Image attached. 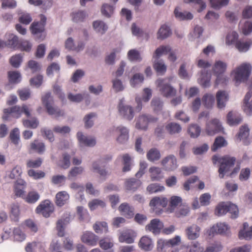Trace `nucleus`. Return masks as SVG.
Instances as JSON below:
<instances>
[{
    "label": "nucleus",
    "mask_w": 252,
    "mask_h": 252,
    "mask_svg": "<svg viewBox=\"0 0 252 252\" xmlns=\"http://www.w3.org/2000/svg\"><path fill=\"white\" fill-rule=\"evenodd\" d=\"M213 160L214 163L218 162L220 164L218 172L219 177L221 179L223 178L225 175L232 177L239 170V167L233 168L236 161V158L234 157L228 155L223 157L214 156Z\"/></svg>",
    "instance_id": "f257e3e1"
},
{
    "label": "nucleus",
    "mask_w": 252,
    "mask_h": 252,
    "mask_svg": "<svg viewBox=\"0 0 252 252\" xmlns=\"http://www.w3.org/2000/svg\"><path fill=\"white\" fill-rule=\"evenodd\" d=\"M111 159V156L105 155L94 160L92 163V171L97 173L100 177L105 179L108 175L106 166L107 163Z\"/></svg>",
    "instance_id": "f03ea898"
},
{
    "label": "nucleus",
    "mask_w": 252,
    "mask_h": 252,
    "mask_svg": "<svg viewBox=\"0 0 252 252\" xmlns=\"http://www.w3.org/2000/svg\"><path fill=\"white\" fill-rule=\"evenodd\" d=\"M42 101L48 113L56 117L62 116L63 112L54 105V100L50 93H47L42 97Z\"/></svg>",
    "instance_id": "7ed1b4c3"
},
{
    "label": "nucleus",
    "mask_w": 252,
    "mask_h": 252,
    "mask_svg": "<svg viewBox=\"0 0 252 252\" xmlns=\"http://www.w3.org/2000/svg\"><path fill=\"white\" fill-rule=\"evenodd\" d=\"M42 101L48 113L56 117L62 116L63 112L54 105V100L50 93H47L42 97Z\"/></svg>",
    "instance_id": "20e7f679"
},
{
    "label": "nucleus",
    "mask_w": 252,
    "mask_h": 252,
    "mask_svg": "<svg viewBox=\"0 0 252 252\" xmlns=\"http://www.w3.org/2000/svg\"><path fill=\"white\" fill-rule=\"evenodd\" d=\"M227 212L231 214L230 217L232 219H236L238 216L239 210L237 206L234 204L224 202L220 203L215 210V214L218 216L225 215Z\"/></svg>",
    "instance_id": "39448f33"
},
{
    "label": "nucleus",
    "mask_w": 252,
    "mask_h": 252,
    "mask_svg": "<svg viewBox=\"0 0 252 252\" xmlns=\"http://www.w3.org/2000/svg\"><path fill=\"white\" fill-rule=\"evenodd\" d=\"M252 68L251 65L248 63H244L237 67L233 71L236 83L247 80L251 73Z\"/></svg>",
    "instance_id": "423d86ee"
},
{
    "label": "nucleus",
    "mask_w": 252,
    "mask_h": 252,
    "mask_svg": "<svg viewBox=\"0 0 252 252\" xmlns=\"http://www.w3.org/2000/svg\"><path fill=\"white\" fill-rule=\"evenodd\" d=\"M157 87L159 88L161 95L165 97H171L175 95L176 90L172 87L169 84L164 83V80L158 79L157 82Z\"/></svg>",
    "instance_id": "0eeeda50"
},
{
    "label": "nucleus",
    "mask_w": 252,
    "mask_h": 252,
    "mask_svg": "<svg viewBox=\"0 0 252 252\" xmlns=\"http://www.w3.org/2000/svg\"><path fill=\"white\" fill-rule=\"evenodd\" d=\"M157 120V118L150 115H140L135 120V127L138 129L146 130L148 129V124L156 123Z\"/></svg>",
    "instance_id": "6e6552de"
},
{
    "label": "nucleus",
    "mask_w": 252,
    "mask_h": 252,
    "mask_svg": "<svg viewBox=\"0 0 252 252\" xmlns=\"http://www.w3.org/2000/svg\"><path fill=\"white\" fill-rule=\"evenodd\" d=\"M54 211V204L49 200L42 201L35 209L37 214L42 215L45 218L49 217Z\"/></svg>",
    "instance_id": "1a4fd4ad"
},
{
    "label": "nucleus",
    "mask_w": 252,
    "mask_h": 252,
    "mask_svg": "<svg viewBox=\"0 0 252 252\" xmlns=\"http://www.w3.org/2000/svg\"><path fill=\"white\" fill-rule=\"evenodd\" d=\"M113 130L117 134L116 141L120 144H126L129 139V129L123 126H114Z\"/></svg>",
    "instance_id": "9d476101"
},
{
    "label": "nucleus",
    "mask_w": 252,
    "mask_h": 252,
    "mask_svg": "<svg viewBox=\"0 0 252 252\" xmlns=\"http://www.w3.org/2000/svg\"><path fill=\"white\" fill-rule=\"evenodd\" d=\"M118 109L120 115L124 119L130 121L134 117V114L132 107L125 104L124 98L120 100Z\"/></svg>",
    "instance_id": "9b49d317"
},
{
    "label": "nucleus",
    "mask_w": 252,
    "mask_h": 252,
    "mask_svg": "<svg viewBox=\"0 0 252 252\" xmlns=\"http://www.w3.org/2000/svg\"><path fill=\"white\" fill-rule=\"evenodd\" d=\"M161 164L164 170L167 171H174L178 167L177 158L173 155H169L164 158L161 161Z\"/></svg>",
    "instance_id": "f8f14e48"
},
{
    "label": "nucleus",
    "mask_w": 252,
    "mask_h": 252,
    "mask_svg": "<svg viewBox=\"0 0 252 252\" xmlns=\"http://www.w3.org/2000/svg\"><path fill=\"white\" fill-rule=\"evenodd\" d=\"M71 216L69 213H64L56 223L57 234L60 237H63L65 234V228L70 220Z\"/></svg>",
    "instance_id": "ddd939ff"
},
{
    "label": "nucleus",
    "mask_w": 252,
    "mask_h": 252,
    "mask_svg": "<svg viewBox=\"0 0 252 252\" xmlns=\"http://www.w3.org/2000/svg\"><path fill=\"white\" fill-rule=\"evenodd\" d=\"M22 114V107L15 106L3 110L2 118L4 120H9L11 118H18Z\"/></svg>",
    "instance_id": "4468645a"
},
{
    "label": "nucleus",
    "mask_w": 252,
    "mask_h": 252,
    "mask_svg": "<svg viewBox=\"0 0 252 252\" xmlns=\"http://www.w3.org/2000/svg\"><path fill=\"white\" fill-rule=\"evenodd\" d=\"M222 129L221 124L218 119H214L206 124V131L209 135H213Z\"/></svg>",
    "instance_id": "2eb2a0df"
},
{
    "label": "nucleus",
    "mask_w": 252,
    "mask_h": 252,
    "mask_svg": "<svg viewBox=\"0 0 252 252\" xmlns=\"http://www.w3.org/2000/svg\"><path fill=\"white\" fill-rule=\"evenodd\" d=\"M31 30L32 33L36 36V38L43 40L45 37L44 33L45 26L36 22H33L31 25Z\"/></svg>",
    "instance_id": "dca6fc26"
},
{
    "label": "nucleus",
    "mask_w": 252,
    "mask_h": 252,
    "mask_svg": "<svg viewBox=\"0 0 252 252\" xmlns=\"http://www.w3.org/2000/svg\"><path fill=\"white\" fill-rule=\"evenodd\" d=\"M81 241L90 246H96L98 241V237L91 231L84 232L81 236Z\"/></svg>",
    "instance_id": "f3484780"
},
{
    "label": "nucleus",
    "mask_w": 252,
    "mask_h": 252,
    "mask_svg": "<svg viewBox=\"0 0 252 252\" xmlns=\"http://www.w3.org/2000/svg\"><path fill=\"white\" fill-rule=\"evenodd\" d=\"M201 228L196 224H192L187 227L186 234L189 240H195L200 236Z\"/></svg>",
    "instance_id": "a211bd4d"
},
{
    "label": "nucleus",
    "mask_w": 252,
    "mask_h": 252,
    "mask_svg": "<svg viewBox=\"0 0 252 252\" xmlns=\"http://www.w3.org/2000/svg\"><path fill=\"white\" fill-rule=\"evenodd\" d=\"M163 227L162 222L159 219H155L151 220L150 223L146 226V229L157 235L159 233Z\"/></svg>",
    "instance_id": "6ab92c4d"
},
{
    "label": "nucleus",
    "mask_w": 252,
    "mask_h": 252,
    "mask_svg": "<svg viewBox=\"0 0 252 252\" xmlns=\"http://www.w3.org/2000/svg\"><path fill=\"white\" fill-rule=\"evenodd\" d=\"M27 187L26 182L22 179H18L15 182L14 187V192L17 196L23 198L24 197L25 189Z\"/></svg>",
    "instance_id": "aec40b11"
},
{
    "label": "nucleus",
    "mask_w": 252,
    "mask_h": 252,
    "mask_svg": "<svg viewBox=\"0 0 252 252\" xmlns=\"http://www.w3.org/2000/svg\"><path fill=\"white\" fill-rule=\"evenodd\" d=\"M77 137L80 146L93 147L96 144L94 138L89 137L83 135L82 132H78L77 133Z\"/></svg>",
    "instance_id": "412c9836"
},
{
    "label": "nucleus",
    "mask_w": 252,
    "mask_h": 252,
    "mask_svg": "<svg viewBox=\"0 0 252 252\" xmlns=\"http://www.w3.org/2000/svg\"><path fill=\"white\" fill-rule=\"evenodd\" d=\"M216 99L218 108L223 109L228 100V94L225 91H219L216 94Z\"/></svg>",
    "instance_id": "4be33fe9"
},
{
    "label": "nucleus",
    "mask_w": 252,
    "mask_h": 252,
    "mask_svg": "<svg viewBox=\"0 0 252 252\" xmlns=\"http://www.w3.org/2000/svg\"><path fill=\"white\" fill-rule=\"evenodd\" d=\"M227 123L230 126L239 125L242 121V117L237 112H229L227 116Z\"/></svg>",
    "instance_id": "5701e85b"
},
{
    "label": "nucleus",
    "mask_w": 252,
    "mask_h": 252,
    "mask_svg": "<svg viewBox=\"0 0 252 252\" xmlns=\"http://www.w3.org/2000/svg\"><path fill=\"white\" fill-rule=\"evenodd\" d=\"M29 151H34L39 154H42L45 151V145L44 143L38 139H35L31 143Z\"/></svg>",
    "instance_id": "b1692460"
},
{
    "label": "nucleus",
    "mask_w": 252,
    "mask_h": 252,
    "mask_svg": "<svg viewBox=\"0 0 252 252\" xmlns=\"http://www.w3.org/2000/svg\"><path fill=\"white\" fill-rule=\"evenodd\" d=\"M139 246L141 249L145 251H150L154 247V243L151 238L145 236L140 239Z\"/></svg>",
    "instance_id": "393cba45"
},
{
    "label": "nucleus",
    "mask_w": 252,
    "mask_h": 252,
    "mask_svg": "<svg viewBox=\"0 0 252 252\" xmlns=\"http://www.w3.org/2000/svg\"><path fill=\"white\" fill-rule=\"evenodd\" d=\"M228 228V225L225 223H218L211 228L209 235L214 234L215 233L223 234L226 233Z\"/></svg>",
    "instance_id": "a878e982"
},
{
    "label": "nucleus",
    "mask_w": 252,
    "mask_h": 252,
    "mask_svg": "<svg viewBox=\"0 0 252 252\" xmlns=\"http://www.w3.org/2000/svg\"><path fill=\"white\" fill-rule=\"evenodd\" d=\"M93 26L96 32L101 35L104 34L108 30V26L101 20H96L93 22Z\"/></svg>",
    "instance_id": "bb28decb"
},
{
    "label": "nucleus",
    "mask_w": 252,
    "mask_h": 252,
    "mask_svg": "<svg viewBox=\"0 0 252 252\" xmlns=\"http://www.w3.org/2000/svg\"><path fill=\"white\" fill-rule=\"evenodd\" d=\"M132 234L133 231L129 230L122 232L119 236V242L121 243L125 242L127 244L132 243L134 242Z\"/></svg>",
    "instance_id": "cd10ccee"
},
{
    "label": "nucleus",
    "mask_w": 252,
    "mask_h": 252,
    "mask_svg": "<svg viewBox=\"0 0 252 252\" xmlns=\"http://www.w3.org/2000/svg\"><path fill=\"white\" fill-rule=\"evenodd\" d=\"M69 198V195L66 191H60L56 195V203L58 206H63L67 202Z\"/></svg>",
    "instance_id": "c85d7f7f"
},
{
    "label": "nucleus",
    "mask_w": 252,
    "mask_h": 252,
    "mask_svg": "<svg viewBox=\"0 0 252 252\" xmlns=\"http://www.w3.org/2000/svg\"><path fill=\"white\" fill-rule=\"evenodd\" d=\"M44 244L38 241H33L27 243L25 247L26 252H35L37 250L41 251L44 248Z\"/></svg>",
    "instance_id": "c756f323"
},
{
    "label": "nucleus",
    "mask_w": 252,
    "mask_h": 252,
    "mask_svg": "<svg viewBox=\"0 0 252 252\" xmlns=\"http://www.w3.org/2000/svg\"><path fill=\"white\" fill-rule=\"evenodd\" d=\"M168 203V199L167 198L161 197H155L153 198L150 201V205L154 207H165Z\"/></svg>",
    "instance_id": "7c9ffc66"
},
{
    "label": "nucleus",
    "mask_w": 252,
    "mask_h": 252,
    "mask_svg": "<svg viewBox=\"0 0 252 252\" xmlns=\"http://www.w3.org/2000/svg\"><path fill=\"white\" fill-rule=\"evenodd\" d=\"M119 211L127 218H131L134 216V208L130 206L128 204L123 203L119 208Z\"/></svg>",
    "instance_id": "2f4dec72"
},
{
    "label": "nucleus",
    "mask_w": 252,
    "mask_h": 252,
    "mask_svg": "<svg viewBox=\"0 0 252 252\" xmlns=\"http://www.w3.org/2000/svg\"><path fill=\"white\" fill-rule=\"evenodd\" d=\"M149 171L152 181H158L163 178L162 171L159 167L153 166L150 168Z\"/></svg>",
    "instance_id": "473e14b6"
},
{
    "label": "nucleus",
    "mask_w": 252,
    "mask_h": 252,
    "mask_svg": "<svg viewBox=\"0 0 252 252\" xmlns=\"http://www.w3.org/2000/svg\"><path fill=\"white\" fill-rule=\"evenodd\" d=\"M227 64L221 61H216L213 67L214 73L216 76L223 74L226 70Z\"/></svg>",
    "instance_id": "72a5a7b5"
},
{
    "label": "nucleus",
    "mask_w": 252,
    "mask_h": 252,
    "mask_svg": "<svg viewBox=\"0 0 252 252\" xmlns=\"http://www.w3.org/2000/svg\"><path fill=\"white\" fill-rule=\"evenodd\" d=\"M23 198L28 203L34 204L39 199L40 195L37 191L32 190L29 191L27 195L25 194Z\"/></svg>",
    "instance_id": "f704fd0d"
},
{
    "label": "nucleus",
    "mask_w": 252,
    "mask_h": 252,
    "mask_svg": "<svg viewBox=\"0 0 252 252\" xmlns=\"http://www.w3.org/2000/svg\"><path fill=\"white\" fill-rule=\"evenodd\" d=\"M100 247L104 250L111 249L114 246V241L113 238L110 236H106L99 240Z\"/></svg>",
    "instance_id": "c9c22d12"
},
{
    "label": "nucleus",
    "mask_w": 252,
    "mask_h": 252,
    "mask_svg": "<svg viewBox=\"0 0 252 252\" xmlns=\"http://www.w3.org/2000/svg\"><path fill=\"white\" fill-rule=\"evenodd\" d=\"M174 12L176 18L180 21L191 20L193 18V15L190 12L181 11L178 7L175 9Z\"/></svg>",
    "instance_id": "e433bc0d"
},
{
    "label": "nucleus",
    "mask_w": 252,
    "mask_h": 252,
    "mask_svg": "<svg viewBox=\"0 0 252 252\" xmlns=\"http://www.w3.org/2000/svg\"><path fill=\"white\" fill-rule=\"evenodd\" d=\"M171 31L169 27L166 25H162L157 33V38L158 39H164L169 36Z\"/></svg>",
    "instance_id": "4c0bfd02"
},
{
    "label": "nucleus",
    "mask_w": 252,
    "mask_h": 252,
    "mask_svg": "<svg viewBox=\"0 0 252 252\" xmlns=\"http://www.w3.org/2000/svg\"><path fill=\"white\" fill-rule=\"evenodd\" d=\"M211 75L205 71H202L198 78L199 83L204 88H207L210 85Z\"/></svg>",
    "instance_id": "58836bf2"
},
{
    "label": "nucleus",
    "mask_w": 252,
    "mask_h": 252,
    "mask_svg": "<svg viewBox=\"0 0 252 252\" xmlns=\"http://www.w3.org/2000/svg\"><path fill=\"white\" fill-rule=\"evenodd\" d=\"M94 231L97 234L106 233L108 231L107 223L104 221H97L93 226Z\"/></svg>",
    "instance_id": "ea45409f"
},
{
    "label": "nucleus",
    "mask_w": 252,
    "mask_h": 252,
    "mask_svg": "<svg viewBox=\"0 0 252 252\" xmlns=\"http://www.w3.org/2000/svg\"><path fill=\"white\" fill-rule=\"evenodd\" d=\"M203 105L207 108H212L214 102V96L211 94H205L202 98Z\"/></svg>",
    "instance_id": "a19ab883"
},
{
    "label": "nucleus",
    "mask_w": 252,
    "mask_h": 252,
    "mask_svg": "<svg viewBox=\"0 0 252 252\" xmlns=\"http://www.w3.org/2000/svg\"><path fill=\"white\" fill-rule=\"evenodd\" d=\"M160 157L159 151L155 148L151 149L147 153V159L152 162L158 160Z\"/></svg>",
    "instance_id": "79ce46f5"
},
{
    "label": "nucleus",
    "mask_w": 252,
    "mask_h": 252,
    "mask_svg": "<svg viewBox=\"0 0 252 252\" xmlns=\"http://www.w3.org/2000/svg\"><path fill=\"white\" fill-rule=\"evenodd\" d=\"M252 44L251 40L246 41L239 40L236 44V48L240 52H246L249 50Z\"/></svg>",
    "instance_id": "37998d69"
},
{
    "label": "nucleus",
    "mask_w": 252,
    "mask_h": 252,
    "mask_svg": "<svg viewBox=\"0 0 252 252\" xmlns=\"http://www.w3.org/2000/svg\"><path fill=\"white\" fill-rule=\"evenodd\" d=\"M5 43V46H7L9 48L15 49L18 46V37L13 34H10L8 35L7 40Z\"/></svg>",
    "instance_id": "c03bdc74"
},
{
    "label": "nucleus",
    "mask_w": 252,
    "mask_h": 252,
    "mask_svg": "<svg viewBox=\"0 0 252 252\" xmlns=\"http://www.w3.org/2000/svg\"><path fill=\"white\" fill-rule=\"evenodd\" d=\"M239 28L245 35H248L252 32V23L247 21H241Z\"/></svg>",
    "instance_id": "a18cd8bd"
},
{
    "label": "nucleus",
    "mask_w": 252,
    "mask_h": 252,
    "mask_svg": "<svg viewBox=\"0 0 252 252\" xmlns=\"http://www.w3.org/2000/svg\"><path fill=\"white\" fill-rule=\"evenodd\" d=\"M238 34L235 31L230 32L226 37L225 43L227 45L235 44L238 41Z\"/></svg>",
    "instance_id": "49530a36"
},
{
    "label": "nucleus",
    "mask_w": 252,
    "mask_h": 252,
    "mask_svg": "<svg viewBox=\"0 0 252 252\" xmlns=\"http://www.w3.org/2000/svg\"><path fill=\"white\" fill-rule=\"evenodd\" d=\"M88 94L87 93L84 94H73L71 93H69L67 94V98L69 101L75 103H79L82 101L85 96H88Z\"/></svg>",
    "instance_id": "de8ad7c7"
},
{
    "label": "nucleus",
    "mask_w": 252,
    "mask_h": 252,
    "mask_svg": "<svg viewBox=\"0 0 252 252\" xmlns=\"http://www.w3.org/2000/svg\"><path fill=\"white\" fill-rule=\"evenodd\" d=\"M170 50L171 47L169 45L160 46L156 50L153 58L158 59L162 55L168 54Z\"/></svg>",
    "instance_id": "09e8293b"
},
{
    "label": "nucleus",
    "mask_w": 252,
    "mask_h": 252,
    "mask_svg": "<svg viewBox=\"0 0 252 252\" xmlns=\"http://www.w3.org/2000/svg\"><path fill=\"white\" fill-rule=\"evenodd\" d=\"M22 172L21 168L19 166H16L11 170L7 171L6 173V176L9 179H14L20 176Z\"/></svg>",
    "instance_id": "8fccbe9b"
},
{
    "label": "nucleus",
    "mask_w": 252,
    "mask_h": 252,
    "mask_svg": "<svg viewBox=\"0 0 252 252\" xmlns=\"http://www.w3.org/2000/svg\"><path fill=\"white\" fill-rule=\"evenodd\" d=\"M230 0H209L211 6L215 9H220L227 6Z\"/></svg>",
    "instance_id": "3c124183"
},
{
    "label": "nucleus",
    "mask_w": 252,
    "mask_h": 252,
    "mask_svg": "<svg viewBox=\"0 0 252 252\" xmlns=\"http://www.w3.org/2000/svg\"><path fill=\"white\" fill-rule=\"evenodd\" d=\"M123 171L124 172L129 171L132 165V159L129 155L126 154L123 156Z\"/></svg>",
    "instance_id": "603ef678"
},
{
    "label": "nucleus",
    "mask_w": 252,
    "mask_h": 252,
    "mask_svg": "<svg viewBox=\"0 0 252 252\" xmlns=\"http://www.w3.org/2000/svg\"><path fill=\"white\" fill-rule=\"evenodd\" d=\"M127 58L131 62H141L142 58L140 53L136 49L130 50L127 53Z\"/></svg>",
    "instance_id": "864d4df0"
},
{
    "label": "nucleus",
    "mask_w": 252,
    "mask_h": 252,
    "mask_svg": "<svg viewBox=\"0 0 252 252\" xmlns=\"http://www.w3.org/2000/svg\"><path fill=\"white\" fill-rule=\"evenodd\" d=\"M86 16V13L83 11H75L72 13V19L76 23L83 22Z\"/></svg>",
    "instance_id": "5fc2aeb1"
},
{
    "label": "nucleus",
    "mask_w": 252,
    "mask_h": 252,
    "mask_svg": "<svg viewBox=\"0 0 252 252\" xmlns=\"http://www.w3.org/2000/svg\"><path fill=\"white\" fill-rule=\"evenodd\" d=\"M165 188L158 183H153L149 185L147 188V190L149 193H157L164 190Z\"/></svg>",
    "instance_id": "6e6d98bb"
},
{
    "label": "nucleus",
    "mask_w": 252,
    "mask_h": 252,
    "mask_svg": "<svg viewBox=\"0 0 252 252\" xmlns=\"http://www.w3.org/2000/svg\"><path fill=\"white\" fill-rule=\"evenodd\" d=\"M141 185L140 181L138 180L132 178L127 180L126 183V186L127 189L134 191Z\"/></svg>",
    "instance_id": "4d7b16f0"
},
{
    "label": "nucleus",
    "mask_w": 252,
    "mask_h": 252,
    "mask_svg": "<svg viewBox=\"0 0 252 252\" xmlns=\"http://www.w3.org/2000/svg\"><path fill=\"white\" fill-rule=\"evenodd\" d=\"M201 128L196 124L191 125L188 128V133L191 138L197 137L200 133Z\"/></svg>",
    "instance_id": "13d9d810"
},
{
    "label": "nucleus",
    "mask_w": 252,
    "mask_h": 252,
    "mask_svg": "<svg viewBox=\"0 0 252 252\" xmlns=\"http://www.w3.org/2000/svg\"><path fill=\"white\" fill-rule=\"evenodd\" d=\"M114 7L108 4H103L101 7V13L106 17H110L113 13Z\"/></svg>",
    "instance_id": "bf43d9fd"
},
{
    "label": "nucleus",
    "mask_w": 252,
    "mask_h": 252,
    "mask_svg": "<svg viewBox=\"0 0 252 252\" xmlns=\"http://www.w3.org/2000/svg\"><path fill=\"white\" fill-rule=\"evenodd\" d=\"M9 81L11 83H18L21 80L20 73L16 71H9L8 73Z\"/></svg>",
    "instance_id": "052dcab7"
},
{
    "label": "nucleus",
    "mask_w": 252,
    "mask_h": 252,
    "mask_svg": "<svg viewBox=\"0 0 252 252\" xmlns=\"http://www.w3.org/2000/svg\"><path fill=\"white\" fill-rule=\"evenodd\" d=\"M154 67L157 72L160 74H164L166 71V66L162 60L155 62Z\"/></svg>",
    "instance_id": "680f3d73"
},
{
    "label": "nucleus",
    "mask_w": 252,
    "mask_h": 252,
    "mask_svg": "<svg viewBox=\"0 0 252 252\" xmlns=\"http://www.w3.org/2000/svg\"><path fill=\"white\" fill-rule=\"evenodd\" d=\"M151 106L155 111H159L162 108L163 101L159 97H154L151 101Z\"/></svg>",
    "instance_id": "e2e57ef3"
},
{
    "label": "nucleus",
    "mask_w": 252,
    "mask_h": 252,
    "mask_svg": "<svg viewBox=\"0 0 252 252\" xmlns=\"http://www.w3.org/2000/svg\"><path fill=\"white\" fill-rule=\"evenodd\" d=\"M13 233L15 241L22 242L26 239L25 234L19 228H15Z\"/></svg>",
    "instance_id": "0e129e2a"
},
{
    "label": "nucleus",
    "mask_w": 252,
    "mask_h": 252,
    "mask_svg": "<svg viewBox=\"0 0 252 252\" xmlns=\"http://www.w3.org/2000/svg\"><path fill=\"white\" fill-rule=\"evenodd\" d=\"M60 66L57 63H53L47 68L46 73L48 76H53L54 73H59Z\"/></svg>",
    "instance_id": "69168bd1"
},
{
    "label": "nucleus",
    "mask_w": 252,
    "mask_h": 252,
    "mask_svg": "<svg viewBox=\"0 0 252 252\" xmlns=\"http://www.w3.org/2000/svg\"><path fill=\"white\" fill-rule=\"evenodd\" d=\"M166 127L171 134L178 133L180 132L182 129L180 125L175 123H171L168 124Z\"/></svg>",
    "instance_id": "338daca9"
},
{
    "label": "nucleus",
    "mask_w": 252,
    "mask_h": 252,
    "mask_svg": "<svg viewBox=\"0 0 252 252\" xmlns=\"http://www.w3.org/2000/svg\"><path fill=\"white\" fill-rule=\"evenodd\" d=\"M222 249V246L220 242H216L208 246L204 252H220Z\"/></svg>",
    "instance_id": "774afa93"
}]
</instances>
